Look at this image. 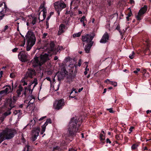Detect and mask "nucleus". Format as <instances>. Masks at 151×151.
<instances>
[{
	"mask_svg": "<svg viewBox=\"0 0 151 151\" xmlns=\"http://www.w3.org/2000/svg\"><path fill=\"white\" fill-rule=\"evenodd\" d=\"M29 147V145H26L24 147L23 151H28Z\"/></svg>",
	"mask_w": 151,
	"mask_h": 151,
	"instance_id": "obj_30",
	"label": "nucleus"
},
{
	"mask_svg": "<svg viewBox=\"0 0 151 151\" xmlns=\"http://www.w3.org/2000/svg\"><path fill=\"white\" fill-rule=\"evenodd\" d=\"M6 102L9 104V106L10 107V108L9 109V110L8 111L3 114L6 116H7L11 114V112L10 111V110L14 107V105L12 104V99H11L8 98L6 100Z\"/></svg>",
	"mask_w": 151,
	"mask_h": 151,
	"instance_id": "obj_11",
	"label": "nucleus"
},
{
	"mask_svg": "<svg viewBox=\"0 0 151 151\" xmlns=\"http://www.w3.org/2000/svg\"><path fill=\"white\" fill-rule=\"evenodd\" d=\"M50 59L49 54L44 53L41 54L40 58L35 56L32 60V62L33 66L34 67L42 66L46 61Z\"/></svg>",
	"mask_w": 151,
	"mask_h": 151,
	"instance_id": "obj_2",
	"label": "nucleus"
},
{
	"mask_svg": "<svg viewBox=\"0 0 151 151\" xmlns=\"http://www.w3.org/2000/svg\"><path fill=\"white\" fill-rule=\"evenodd\" d=\"M7 87L5 89L4 91L5 92V93L7 94L10 93L12 92L13 91V88H12L11 86L9 85H6L4 86L3 88Z\"/></svg>",
	"mask_w": 151,
	"mask_h": 151,
	"instance_id": "obj_20",
	"label": "nucleus"
},
{
	"mask_svg": "<svg viewBox=\"0 0 151 151\" xmlns=\"http://www.w3.org/2000/svg\"><path fill=\"white\" fill-rule=\"evenodd\" d=\"M40 132V128L39 127H37L32 131L31 137V139L32 141H34L36 140L37 137L39 135Z\"/></svg>",
	"mask_w": 151,
	"mask_h": 151,
	"instance_id": "obj_10",
	"label": "nucleus"
},
{
	"mask_svg": "<svg viewBox=\"0 0 151 151\" xmlns=\"http://www.w3.org/2000/svg\"><path fill=\"white\" fill-rule=\"evenodd\" d=\"M77 66V65H75L74 64H70L69 65V66L71 68H74V67H75L76 68Z\"/></svg>",
	"mask_w": 151,
	"mask_h": 151,
	"instance_id": "obj_35",
	"label": "nucleus"
},
{
	"mask_svg": "<svg viewBox=\"0 0 151 151\" xmlns=\"http://www.w3.org/2000/svg\"><path fill=\"white\" fill-rule=\"evenodd\" d=\"M106 142L107 143H109V144H111V142L109 138H107L106 139Z\"/></svg>",
	"mask_w": 151,
	"mask_h": 151,
	"instance_id": "obj_47",
	"label": "nucleus"
},
{
	"mask_svg": "<svg viewBox=\"0 0 151 151\" xmlns=\"http://www.w3.org/2000/svg\"><path fill=\"white\" fill-rule=\"evenodd\" d=\"M109 37L107 32H106L103 36L101 39L100 41L101 43H105L109 40Z\"/></svg>",
	"mask_w": 151,
	"mask_h": 151,
	"instance_id": "obj_14",
	"label": "nucleus"
},
{
	"mask_svg": "<svg viewBox=\"0 0 151 151\" xmlns=\"http://www.w3.org/2000/svg\"><path fill=\"white\" fill-rule=\"evenodd\" d=\"M48 123H49L47 122V121H46L45 123L43 125V126L45 127H46V126L47 125Z\"/></svg>",
	"mask_w": 151,
	"mask_h": 151,
	"instance_id": "obj_56",
	"label": "nucleus"
},
{
	"mask_svg": "<svg viewBox=\"0 0 151 151\" xmlns=\"http://www.w3.org/2000/svg\"><path fill=\"white\" fill-rule=\"evenodd\" d=\"M35 120L33 118V119L30 120L29 123L27 125L30 126V128L32 127L35 124Z\"/></svg>",
	"mask_w": 151,
	"mask_h": 151,
	"instance_id": "obj_23",
	"label": "nucleus"
},
{
	"mask_svg": "<svg viewBox=\"0 0 151 151\" xmlns=\"http://www.w3.org/2000/svg\"><path fill=\"white\" fill-rule=\"evenodd\" d=\"M110 82L111 83V84L114 86L115 87L117 86L116 82L111 81H110Z\"/></svg>",
	"mask_w": 151,
	"mask_h": 151,
	"instance_id": "obj_36",
	"label": "nucleus"
},
{
	"mask_svg": "<svg viewBox=\"0 0 151 151\" xmlns=\"http://www.w3.org/2000/svg\"><path fill=\"white\" fill-rule=\"evenodd\" d=\"M46 24L47 26L46 29H47L49 27V23L48 21H46Z\"/></svg>",
	"mask_w": 151,
	"mask_h": 151,
	"instance_id": "obj_53",
	"label": "nucleus"
},
{
	"mask_svg": "<svg viewBox=\"0 0 151 151\" xmlns=\"http://www.w3.org/2000/svg\"><path fill=\"white\" fill-rule=\"evenodd\" d=\"M132 15V13L131 10H130L129 12L127 14V16L130 17Z\"/></svg>",
	"mask_w": 151,
	"mask_h": 151,
	"instance_id": "obj_45",
	"label": "nucleus"
},
{
	"mask_svg": "<svg viewBox=\"0 0 151 151\" xmlns=\"http://www.w3.org/2000/svg\"><path fill=\"white\" fill-rule=\"evenodd\" d=\"M64 105V99H61L55 101L53 104V108L55 109L59 110L62 109Z\"/></svg>",
	"mask_w": 151,
	"mask_h": 151,
	"instance_id": "obj_6",
	"label": "nucleus"
},
{
	"mask_svg": "<svg viewBox=\"0 0 151 151\" xmlns=\"http://www.w3.org/2000/svg\"><path fill=\"white\" fill-rule=\"evenodd\" d=\"M46 116H43L42 117H41V118H40L39 119V121H41L43 119H45V118H46Z\"/></svg>",
	"mask_w": 151,
	"mask_h": 151,
	"instance_id": "obj_51",
	"label": "nucleus"
},
{
	"mask_svg": "<svg viewBox=\"0 0 151 151\" xmlns=\"http://www.w3.org/2000/svg\"><path fill=\"white\" fill-rule=\"evenodd\" d=\"M26 91L27 90H24V92L23 94L25 96H26Z\"/></svg>",
	"mask_w": 151,
	"mask_h": 151,
	"instance_id": "obj_62",
	"label": "nucleus"
},
{
	"mask_svg": "<svg viewBox=\"0 0 151 151\" xmlns=\"http://www.w3.org/2000/svg\"><path fill=\"white\" fill-rule=\"evenodd\" d=\"M40 9H42V12H43V19L41 21H42L43 20H44L46 17V13H47V10L46 8L44 7V5L43 6H41L40 7Z\"/></svg>",
	"mask_w": 151,
	"mask_h": 151,
	"instance_id": "obj_19",
	"label": "nucleus"
},
{
	"mask_svg": "<svg viewBox=\"0 0 151 151\" xmlns=\"http://www.w3.org/2000/svg\"><path fill=\"white\" fill-rule=\"evenodd\" d=\"M116 29L118 31L120 30V27L119 25H118L116 28Z\"/></svg>",
	"mask_w": 151,
	"mask_h": 151,
	"instance_id": "obj_52",
	"label": "nucleus"
},
{
	"mask_svg": "<svg viewBox=\"0 0 151 151\" xmlns=\"http://www.w3.org/2000/svg\"><path fill=\"white\" fill-rule=\"evenodd\" d=\"M20 34L21 35V36L23 38H24V45H21V46H24V45L25 44V40L26 39V38H25V37H24V36L23 35H22L20 33Z\"/></svg>",
	"mask_w": 151,
	"mask_h": 151,
	"instance_id": "obj_42",
	"label": "nucleus"
},
{
	"mask_svg": "<svg viewBox=\"0 0 151 151\" xmlns=\"http://www.w3.org/2000/svg\"><path fill=\"white\" fill-rule=\"evenodd\" d=\"M66 27L65 24H60L59 27L58 35H60L64 32L65 30L66 29Z\"/></svg>",
	"mask_w": 151,
	"mask_h": 151,
	"instance_id": "obj_16",
	"label": "nucleus"
},
{
	"mask_svg": "<svg viewBox=\"0 0 151 151\" xmlns=\"http://www.w3.org/2000/svg\"><path fill=\"white\" fill-rule=\"evenodd\" d=\"M48 34L47 33H44L42 35V38L45 39L46 38V37L47 35Z\"/></svg>",
	"mask_w": 151,
	"mask_h": 151,
	"instance_id": "obj_38",
	"label": "nucleus"
},
{
	"mask_svg": "<svg viewBox=\"0 0 151 151\" xmlns=\"http://www.w3.org/2000/svg\"><path fill=\"white\" fill-rule=\"evenodd\" d=\"M80 21L81 22L83 23V26L84 27H85L86 25L85 23V22H87V20L86 19L85 17L84 16H83L81 18Z\"/></svg>",
	"mask_w": 151,
	"mask_h": 151,
	"instance_id": "obj_24",
	"label": "nucleus"
},
{
	"mask_svg": "<svg viewBox=\"0 0 151 151\" xmlns=\"http://www.w3.org/2000/svg\"><path fill=\"white\" fill-rule=\"evenodd\" d=\"M147 8V6L145 5L140 9L138 15L136 16V18L137 20H140L142 19V17L143 16L144 14L146 12Z\"/></svg>",
	"mask_w": 151,
	"mask_h": 151,
	"instance_id": "obj_8",
	"label": "nucleus"
},
{
	"mask_svg": "<svg viewBox=\"0 0 151 151\" xmlns=\"http://www.w3.org/2000/svg\"><path fill=\"white\" fill-rule=\"evenodd\" d=\"M130 3L132 4H134V1L133 0H130Z\"/></svg>",
	"mask_w": 151,
	"mask_h": 151,
	"instance_id": "obj_61",
	"label": "nucleus"
},
{
	"mask_svg": "<svg viewBox=\"0 0 151 151\" xmlns=\"http://www.w3.org/2000/svg\"><path fill=\"white\" fill-rule=\"evenodd\" d=\"M35 71L34 69L29 68L26 73V76L27 77L32 78L35 75Z\"/></svg>",
	"mask_w": 151,
	"mask_h": 151,
	"instance_id": "obj_15",
	"label": "nucleus"
},
{
	"mask_svg": "<svg viewBox=\"0 0 151 151\" xmlns=\"http://www.w3.org/2000/svg\"><path fill=\"white\" fill-rule=\"evenodd\" d=\"M18 48H16V47L14 49H12V51L13 52H16L17 51V50H18Z\"/></svg>",
	"mask_w": 151,
	"mask_h": 151,
	"instance_id": "obj_48",
	"label": "nucleus"
},
{
	"mask_svg": "<svg viewBox=\"0 0 151 151\" xmlns=\"http://www.w3.org/2000/svg\"><path fill=\"white\" fill-rule=\"evenodd\" d=\"M50 17H51V15H50L49 16H48L47 17V19H46V21H48L50 19Z\"/></svg>",
	"mask_w": 151,
	"mask_h": 151,
	"instance_id": "obj_60",
	"label": "nucleus"
},
{
	"mask_svg": "<svg viewBox=\"0 0 151 151\" xmlns=\"http://www.w3.org/2000/svg\"><path fill=\"white\" fill-rule=\"evenodd\" d=\"M10 76L11 78H13L14 76V75L13 73H11Z\"/></svg>",
	"mask_w": 151,
	"mask_h": 151,
	"instance_id": "obj_59",
	"label": "nucleus"
},
{
	"mask_svg": "<svg viewBox=\"0 0 151 151\" xmlns=\"http://www.w3.org/2000/svg\"><path fill=\"white\" fill-rule=\"evenodd\" d=\"M26 37L27 44L26 49L27 51H29L35 44L36 38L33 33L30 31L28 32L26 35Z\"/></svg>",
	"mask_w": 151,
	"mask_h": 151,
	"instance_id": "obj_4",
	"label": "nucleus"
},
{
	"mask_svg": "<svg viewBox=\"0 0 151 151\" xmlns=\"http://www.w3.org/2000/svg\"><path fill=\"white\" fill-rule=\"evenodd\" d=\"M81 124L78 122V120L74 117L72 118L69 123L67 133L65 134L66 137H68L75 135L78 132Z\"/></svg>",
	"mask_w": 151,
	"mask_h": 151,
	"instance_id": "obj_1",
	"label": "nucleus"
},
{
	"mask_svg": "<svg viewBox=\"0 0 151 151\" xmlns=\"http://www.w3.org/2000/svg\"><path fill=\"white\" fill-rule=\"evenodd\" d=\"M81 59H80L78 60V65L79 67L81 65Z\"/></svg>",
	"mask_w": 151,
	"mask_h": 151,
	"instance_id": "obj_46",
	"label": "nucleus"
},
{
	"mask_svg": "<svg viewBox=\"0 0 151 151\" xmlns=\"http://www.w3.org/2000/svg\"><path fill=\"white\" fill-rule=\"evenodd\" d=\"M99 137L100 138V140L101 141H104L105 139V135L103 134H100Z\"/></svg>",
	"mask_w": 151,
	"mask_h": 151,
	"instance_id": "obj_26",
	"label": "nucleus"
},
{
	"mask_svg": "<svg viewBox=\"0 0 151 151\" xmlns=\"http://www.w3.org/2000/svg\"><path fill=\"white\" fill-rule=\"evenodd\" d=\"M134 129V127H132V126L130 127L129 129V130L130 131V132L129 133H130L131 132H132L133 129Z\"/></svg>",
	"mask_w": 151,
	"mask_h": 151,
	"instance_id": "obj_44",
	"label": "nucleus"
},
{
	"mask_svg": "<svg viewBox=\"0 0 151 151\" xmlns=\"http://www.w3.org/2000/svg\"><path fill=\"white\" fill-rule=\"evenodd\" d=\"M48 123H49L47 122V121H46L45 123L43 125V126L45 127H46V126L47 125Z\"/></svg>",
	"mask_w": 151,
	"mask_h": 151,
	"instance_id": "obj_58",
	"label": "nucleus"
},
{
	"mask_svg": "<svg viewBox=\"0 0 151 151\" xmlns=\"http://www.w3.org/2000/svg\"><path fill=\"white\" fill-rule=\"evenodd\" d=\"M55 46V44L53 42H51L50 44V48L49 50L50 51H52L54 50V47Z\"/></svg>",
	"mask_w": 151,
	"mask_h": 151,
	"instance_id": "obj_25",
	"label": "nucleus"
},
{
	"mask_svg": "<svg viewBox=\"0 0 151 151\" xmlns=\"http://www.w3.org/2000/svg\"><path fill=\"white\" fill-rule=\"evenodd\" d=\"M23 89V87L21 85H19L18 87V89L17 91V96H19L21 94V92Z\"/></svg>",
	"mask_w": 151,
	"mask_h": 151,
	"instance_id": "obj_22",
	"label": "nucleus"
},
{
	"mask_svg": "<svg viewBox=\"0 0 151 151\" xmlns=\"http://www.w3.org/2000/svg\"><path fill=\"white\" fill-rule=\"evenodd\" d=\"M46 79L48 81H49L50 82V83L51 84V80L50 78V77H47L46 78Z\"/></svg>",
	"mask_w": 151,
	"mask_h": 151,
	"instance_id": "obj_50",
	"label": "nucleus"
},
{
	"mask_svg": "<svg viewBox=\"0 0 151 151\" xmlns=\"http://www.w3.org/2000/svg\"><path fill=\"white\" fill-rule=\"evenodd\" d=\"M37 18L36 17H34L33 19V20L31 23L33 25H34L35 24L36 22Z\"/></svg>",
	"mask_w": 151,
	"mask_h": 151,
	"instance_id": "obj_33",
	"label": "nucleus"
},
{
	"mask_svg": "<svg viewBox=\"0 0 151 151\" xmlns=\"http://www.w3.org/2000/svg\"><path fill=\"white\" fill-rule=\"evenodd\" d=\"M8 28V26L7 25H6L5 26L4 28L2 31L5 32Z\"/></svg>",
	"mask_w": 151,
	"mask_h": 151,
	"instance_id": "obj_41",
	"label": "nucleus"
},
{
	"mask_svg": "<svg viewBox=\"0 0 151 151\" xmlns=\"http://www.w3.org/2000/svg\"><path fill=\"white\" fill-rule=\"evenodd\" d=\"M18 56L19 60L23 62L28 60L29 57V55L25 52H20Z\"/></svg>",
	"mask_w": 151,
	"mask_h": 151,
	"instance_id": "obj_7",
	"label": "nucleus"
},
{
	"mask_svg": "<svg viewBox=\"0 0 151 151\" xmlns=\"http://www.w3.org/2000/svg\"><path fill=\"white\" fill-rule=\"evenodd\" d=\"M16 133V130L14 129H6L0 133V144L5 139H12Z\"/></svg>",
	"mask_w": 151,
	"mask_h": 151,
	"instance_id": "obj_3",
	"label": "nucleus"
},
{
	"mask_svg": "<svg viewBox=\"0 0 151 151\" xmlns=\"http://www.w3.org/2000/svg\"><path fill=\"white\" fill-rule=\"evenodd\" d=\"M30 99V101H29L28 103V104L27 106V109H29V110L30 109H33V102L34 101V100H33L32 101H31L32 99H33L34 100L35 98H33V96H31L30 97L29 99Z\"/></svg>",
	"mask_w": 151,
	"mask_h": 151,
	"instance_id": "obj_18",
	"label": "nucleus"
},
{
	"mask_svg": "<svg viewBox=\"0 0 151 151\" xmlns=\"http://www.w3.org/2000/svg\"><path fill=\"white\" fill-rule=\"evenodd\" d=\"M4 93H5V92L4 91V90L1 91H0V94H2Z\"/></svg>",
	"mask_w": 151,
	"mask_h": 151,
	"instance_id": "obj_54",
	"label": "nucleus"
},
{
	"mask_svg": "<svg viewBox=\"0 0 151 151\" xmlns=\"http://www.w3.org/2000/svg\"><path fill=\"white\" fill-rule=\"evenodd\" d=\"M93 42H92L90 44H88L87 45H85L84 47V50L86 53H88L90 50L93 44Z\"/></svg>",
	"mask_w": 151,
	"mask_h": 151,
	"instance_id": "obj_21",
	"label": "nucleus"
},
{
	"mask_svg": "<svg viewBox=\"0 0 151 151\" xmlns=\"http://www.w3.org/2000/svg\"><path fill=\"white\" fill-rule=\"evenodd\" d=\"M107 110L109 111V112L111 113H114V111L113 110V109L112 108H110L109 109H107Z\"/></svg>",
	"mask_w": 151,
	"mask_h": 151,
	"instance_id": "obj_39",
	"label": "nucleus"
},
{
	"mask_svg": "<svg viewBox=\"0 0 151 151\" xmlns=\"http://www.w3.org/2000/svg\"><path fill=\"white\" fill-rule=\"evenodd\" d=\"M151 112V111L148 110L146 111V113L147 114H148Z\"/></svg>",
	"mask_w": 151,
	"mask_h": 151,
	"instance_id": "obj_64",
	"label": "nucleus"
},
{
	"mask_svg": "<svg viewBox=\"0 0 151 151\" xmlns=\"http://www.w3.org/2000/svg\"><path fill=\"white\" fill-rule=\"evenodd\" d=\"M146 43V45H147V47L144 51V53L145 55H151V52L150 51L149 46V40H147L145 41Z\"/></svg>",
	"mask_w": 151,
	"mask_h": 151,
	"instance_id": "obj_17",
	"label": "nucleus"
},
{
	"mask_svg": "<svg viewBox=\"0 0 151 151\" xmlns=\"http://www.w3.org/2000/svg\"><path fill=\"white\" fill-rule=\"evenodd\" d=\"M138 145L136 144H133L132 146V149L133 150H135L138 147Z\"/></svg>",
	"mask_w": 151,
	"mask_h": 151,
	"instance_id": "obj_31",
	"label": "nucleus"
},
{
	"mask_svg": "<svg viewBox=\"0 0 151 151\" xmlns=\"http://www.w3.org/2000/svg\"><path fill=\"white\" fill-rule=\"evenodd\" d=\"M81 32H79L76 33L74 34L73 35V36L74 38L76 37H79L81 36Z\"/></svg>",
	"mask_w": 151,
	"mask_h": 151,
	"instance_id": "obj_27",
	"label": "nucleus"
},
{
	"mask_svg": "<svg viewBox=\"0 0 151 151\" xmlns=\"http://www.w3.org/2000/svg\"><path fill=\"white\" fill-rule=\"evenodd\" d=\"M83 89V87L81 88H79L78 90V92H80L81 91H82Z\"/></svg>",
	"mask_w": 151,
	"mask_h": 151,
	"instance_id": "obj_63",
	"label": "nucleus"
},
{
	"mask_svg": "<svg viewBox=\"0 0 151 151\" xmlns=\"http://www.w3.org/2000/svg\"><path fill=\"white\" fill-rule=\"evenodd\" d=\"M68 151H77V149L75 148H70Z\"/></svg>",
	"mask_w": 151,
	"mask_h": 151,
	"instance_id": "obj_40",
	"label": "nucleus"
},
{
	"mask_svg": "<svg viewBox=\"0 0 151 151\" xmlns=\"http://www.w3.org/2000/svg\"><path fill=\"white\" fill-rule=\"evenodd\" d=\"M8 11L7 8V7L6 6L5 3L1 2L0 3V13H1L2 15L1 16H4H4L5 14Z\"/></svg>",
	"mask_w": 151,
	"mask_h": 151,
	"instance_id": "obj_12",
	"label": "nucleus"
},
{
	"mask_svg": "<svg viewBox=\"0 0 151 151\" xmlns=\"http://www.w3.org/2000/svg\"><path fill=\"white\" fill-rule=\"evenodd\" d=\"M134 51H132V54L131 55H129V58H130L131 59H132L134 57Z\"/></svg>",
	"mask_w": 151,
	"mask_h": 151,
	"instance_id": "obj_34",
	"label": "nucleus"
},
{
	"mask_svg": "<svg viewBox=\"0 0 151 151\" xmlns=\"http://www.w3.org/2000/svg\"><path fill=\"white\" fill-rule=\"evenodd\" d=\"M80 2V0H72L71 4L74 3V4H77Z\"/></svg>",
	"mask_w": 151,
	"mask_h": 151,
	"instance_id": "obj_29",
	"label": "nucleus"
},
{
	"mask_svg": "<svg viewBox=\"0 0 151 151\" xmlns=\"http://www.w3.org/2000/svg\"><path fill=\"white\" fill-rule=\"evenodd\" d=\"M95 36V35L93 34L92 35L89 34H86L85 35L82 36V40L83 42L87 43L92 42V40Z\"/></svg>",
	"mask_w": 151,
	"mask_h": 151,
	"instance_id": "obj_9",
	"label": "nucleus"
},
{
	"mask_svg": "<svg viewBox=\"0 0 151 151\" xmlns=\"http://www.w3.org/2000/svg\"><path fill=\"white\" fill-rule=\"evenodd\" d=\"M55 9L59 15L60 12L63 9L65 8L66 4L62 0H60L55 2L54 4Z\"/></svg>",
	"mask_w": 151,
	"mask_h": 151,
	"instance_id": "obj_5",
	"label": "nucleus"
},
{
	"mask_svg": "<svg viewBox=\"0 0 151 151\" xmlns=\"http://www.w3.org/2000/svg\"><path fill=\"white\" fill-rule=\"evenodd\" d=\"M21 111L20 110H16L14 111V113L15 115H16L18 113H19V115H20L21 114Z\"/></svg>",
	"mask_w": 151,
	"mask_h": 151,
	"instance_id": "obj_32",
	"label": "nucleus"
},
{
	"mask_svg": "<svg viewBox=\"0 0 151 151\" xmlns=\"http://www.w3.org/2000/svg\"><path fill=\"white\" fill-rule=\"evenodd\" d=\"M4 119L1 116L0 117V121L1 122H3L4 120Z\"/></svg>",
	"mask_w": 151,
	"mask_h": 151,
	"instance_id": "obj_55",
	"label": "nucleus"
},
{
	"mask_svg": "<svg viewBox=\"0 0 151 151\" xmlns=\"http://www.w3.org/2000/svg\"><path fill=\"white\" fill-rule=\"evenodd\" d=\"M21 83L22 84V85L23 86L27 85V82H26L24 79H22L21 80Z\"/></svg>",
	"mask_w": 151,
	"mask_h": 151,
	"instance_id": "obj_28",
	"label": "nucleus"
},
{
	"mask_svg": "<svg viewBox=\"0 0 151 151\" xmlns=\"http://www.w3.org/2000/svg\"><path fill=\"white\" fill-rule=\"evenodd\" d=\"M45 129H46V127L42 125V129L41 131H43V132H44L45 130Z\"/></svg>",
	"mask_w": 151,
	"mask_h": 151,
	"instance_id": "obj_43",
	"label": "nucleus"
},
{
	"mask_svg": "<svg viewBox=\"0 0 151 151\" xmlns=\"http://www.w3.org/2000/svg\"><path fill=\"white\" fill-rule=\"evenodd\" d=\"M48 123H49L47 122V121H46L45 123L43 125V126L45 127H46V126L47 125Z\"/></svg>",
	"mask_w": 151,
	"mask_h": 151,
	"instance_id": "obj_57",
	"label": "nucleus"
},
{
	"mask_svg": "<svg viewBox=\"0 0 151 151\" xmlns=\"http://www.w3.org/2000/svg\"><path fill=\"white\" fill-rule=\"evenodd\" d=\"M37 84V82L36 79H34L33 82L30 83L28 85V89L29 90V92L30 91L31 93L32 92L34 88Z\"/></svg>",
	"mask_w": 151,
	"mask_h": 151,
	"instance_id": "obj_13",
	"label": "nucleus"
},
{
	"mask_svg": "<svg viewBox=\"0 0 151 151\" xmlns=\"http://www.w3.org/2000/svg\"><path fill=\"white\" fill-rule=\"evenodd\" d=\"M140 70V69L139 68H136V70H134L133 71V72L134 73L137 74L138 73V72Z\"/></svg>",
	"mask_w": 151,
	"mask_h": 151,
	"instance_id": "obj_37",
	"label": "nucleus"
},
{
	"mask_svg": "<svg viewBox=\"0 0 151 151\" xmlns=\"http://www.w3.org/2000/svg\"><path fill=\"white\" fill-rule=\"evenodd\" d=\"M46 121L48 122L49 123L51 124L52 123L51 120L50 119H47Z\"/></svg>",
	"mask_w": 151,
	"mask_h": 151,
	"instance_id": "obj_49",
	"label": "nucleus"
}]
</instances>
